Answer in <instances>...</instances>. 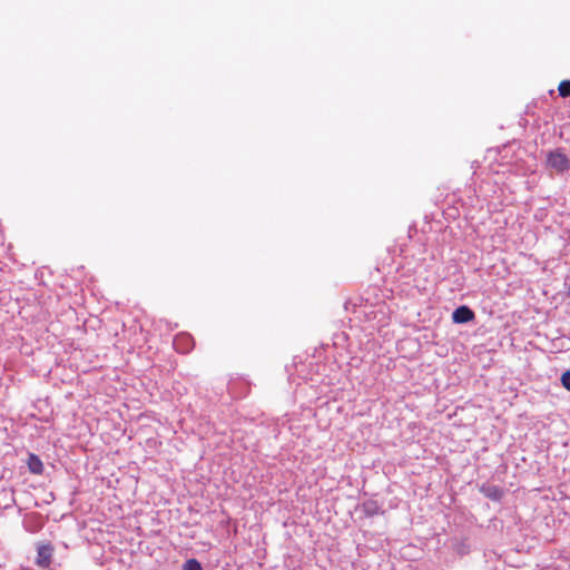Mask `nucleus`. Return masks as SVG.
<instances>
[{
	"instance_id": "nucleus-7",
	"label": "nucleus",
	"mask_w": 570,
	"mask_h": 570,
	"mask_svg": "<svg viewBox=\"0 0 570 570\" xmlns=\"http://www.w3.org/2000/svg\"><path fill=\"white\" fill-rule=\"evenodd\" d=\"M183 570H203L202 564L196 559H188L184 566Z\"/></svg>"
},
{
	"instance_id": "nucleus-3",
	"label": "nucleus",
	"mask_w": 570,
	"mask_h": 570,
	"mask_svg": "<svg viewBox=\"0 0 570 570\" xmlns=\"http://www.w3.org/2000/svg\"><path fill=\"white\" fill-rule=\"evenodd\" d=\"M475 317L474 312L465 305H462L454 309L452 314V321L456 324H463L473 321Z\"/></svg>"
},
{
	"instance_id": "nucleus-6",
	"label": "nucleus",
	"mask_w": 570,
	"mask_h": 570,
	"mask_svg": "<svg viewBox=\"0 0 570 570\" xmlns=\"http://www.w3.org/2000/svg\"><path fill=\"white\" fill-rule=\"evenodd\" d=\"M559 95L563 98L570 96V80H563L559 83L558 87Z\"/></svg>"
},
{
	"instance_id": "nucleus-5",
	"label": "nucleus",
	"mask_w": 570,
	"mask_h": 570,
	"mask_svg": "<svg viewBox=\"0 0 570 570\" xmlns=\"http://www.w3.org/2000/svg\"><path fill=\"white\" fill-rule=\"evenodd\" d=\"M484 494L493 500H500L503 495V491L498 487H489L483 490Z\"/></svg>"
},
{
	"instance_id": "nucleus-4",
	"label": "nucleus",
	"mask_w": 570,
	"mask_h": 570,
	"mask_svg": "<svg viewBox=\"0 0 570 570\" xmlns=\"http://www.w3.org/2000/svg\"><path fill=\"white\" fill-rule=\"evenodd\" d=\"M27 465L32 474H42L43 473V463L40 458L33 453L28 455Z\"/></svg>"
},
{
	"instance_id": "nucleus-8",
	"label": "nucleus",
	"mask_w": 570,
	"mask_h": 570,
	"mask_svg": "<svg viewBox=\"0 0 570 570\" xmlns=\"http://www.w3.org/2000/svg\"><path fill=\"white\" fill-rule=\"evenodd\" d=\"M561 383L566 390L570 391V370L561 375Z\"/></svg>"
},
{
	"instance_id": "nucleus-1",
	"label": "nucleus",
	"mask_w": 570,
	"mask_h": 570,
	"mask_svg": "<svg viewBox=\"0 0 570 570\" xmlns=\"http://www.w3.org/2000/svg\"><path fill=\"white\" fill-rule=\"evenodd\" d=\"M548 165L559 173L570 168V160L561 149L550 151L547 157Z\"/></svg>"
},
{
	"instance_id": "nucleus-2",
	"label": "nucleus",
	"mask_w": 570,
	"mask_h": 570,
	"mask_svg": "<svg viewBox=\"0 0 570 570\" xmlns=\"http://www.w3.org/2000/svg\"><path fill=\"white\" fill-rule=\"evenodd\" d=\"M55 547L51 543H39L37 546L36 564L40 568H49L52 562Z\"/></svg>"
}]
</instances>
